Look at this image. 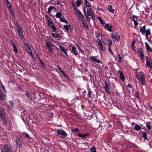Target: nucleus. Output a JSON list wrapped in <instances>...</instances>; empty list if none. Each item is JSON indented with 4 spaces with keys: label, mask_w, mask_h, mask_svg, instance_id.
I'll use <instances>...</instances> for the list:
<instances>
[{
    "label": "nucleus",
    "mask_w": 152,
    "mask_h": 152,
    "mask_svg": "<svg viewBox=\"0 0 152 152\" xmlns=\"http://www.w3.org/2000/svg\"><path fill=\"white\" fill-rule=\"evenodd\" d=\"M56 133L58 136H60L62 138H64L67 136L66 132L62 129H58Z\"/></svg>",
    "instance_id": "obj_1"
},
{
    "label": "nucleus",
    "mask_w": 152,
    "mask_h": 152,
    "mask_svg": "<svg viewBox=\"0 0 152 152\" xmlns=\"http://www.w3.org/2000/svg\"><path fill=\"white\" fill-rule=\"evenodd\" d=\"M140 77H139V76L137 75V77L139 80L140 82L143 86L144 85V83L145 82V76L143 75V73L142 72H140Z\"/></svg>",
    "instance_id": "obj_2"
},
{
    "label": "nucleus",
    "mask_w": 152,
    "mask_h": 152,
    "mask_svg": "<svg viewBox=\"0 0 152 152\" xmlns=\"http://www.w3.org/2000/svg\"><path fill=\"white\" fill-rule=\"evenodd\" d=\"M12 149L9 145H5L4 147L2 148L1 152H11Z\"/></svg>",
    "instance_id": "obj_3"
},
{
    "label": "nucleus",
    "mask_w": 152,
    "mask_h": 152,
    "mask_svg": "<svg viewBox=\"0 0 152 152\" xmlns=\"http://www.w3.org/2000/svg\"><path fill=\"white\" fill-rule=\"evenodd\" d=\"M111 37L113 39V40L115 41H119L120 40V37L119 36L115 33H113L110 34Z\"/></svg>",
    "instance_id": "obj_4"
},
{
    "label": "nucleus",
    "mask_w": 152,
    "mask_h": 152,
    "mask_svg": "<svg viewBox=\"0 0 152 152\" xmlns=\"http://www.w3.org/2000/svg\"><path fill=\"white\" fill-rule=\"evenodd\" d=\"M138 52L139 53L140 56L142 61H145V60L144 58V55L143 54L144 52L142 49L141 48H139L138 50Z\"/></svg>",
    "instance_id": "obj_5"
},
{
    "label": "nucleus",
    "mask_w": 152,
    "mask_h": 152,
    "mask_svg": "<svg viewBox=\"0 0 152 152\" xmlns=\"http://www.w3.org/2000/svg\"><path fill=\"white\" fill-rule=\"evenodd\" d=\"M138 18V17L137 16L133 15L131 18V20L133 21L135 26H137L138 24V23L137 21Z\"/></svg>",
    "instance_id": "obj_6"
},
{
    "label": "nucleus",
    "mask_w": 152,
    "mask_h": 152,
    "mask_svg": "<svg viewBox=\"0 0 152 152\" xmlns=\"http://www.w3.org/2000/svg\"><path fill=\"white\" fill-rule=\"evenodd\" d=\"M46 46L48 48L49 52H52L51 49H53V46L51 42L49 41L47 42H46Z\"/></svg>",
    "instance_id": "obj_7"
},
{
    "label": "nucleus",
    "mask_w": 152,
    "mask_h": 152,
    "mask_svg": "<svg viewBox=\"0 0 152 152\" xmlns=\"http://www.w3.org/2000/svg\"><path fill=\"white\" fill-rule=\"evenodd\" d=\"M18 35L20 38L23 41L24 40V38L23 36V31L22 28H20L18 30Z\"/></svg>",
    "instance_id": "obj_8"
},
{
    "label": "nucleus",
    "mask_w": 152,
    "mask_h": 152,
    "mask_svg": "<svg viewBox=\"0 0 152 152\" xmlns=\"http://www.w3.org/2000/svg\"><path fill=\"white\" fill-rule=\"evenodd\" d=\"M89 59L93 62H95L97 63H101L102 64V62L99 59L96 58L93 56L90 57Z\"/></svg>",
    "instance_id": "obj_9"
},
{
    "label": "nucleus",
    "mask_w": 152,
    "mask_h": 152,
    "mask_svg": "<svg viewBox=\"0 0 152 152\" xmlns=\"http://www.w3.org/2000/svg\"><path fill=\"white\" fill-rule=\"evenodd\" d=\"M81 21L82 23L81 24V26H82L86 30L88 29V25L86 23V21L85 20H83Z\"/></svg>",
    "instance_id": "obj_10"
},
{
    "label": "nucleus",
    "mask_w": 152,
    "mask_h": 152,
    "mask_svg": "<svg viewBox=\"0 0 152 152\" xmlns=\"http://www.w3.org/2000/svg\"><path fill=\"white\" fill-rule=\"evenodd\" d=\"M6 96L4 94L2 91L0 89V100L2 101H4L5 99Z\"/></svg>",
    "instance_id": "obj_11"
},
{
    "label": "nucleus",
    "mask_w": 152,
    "mask_h": 152,
    "mask_svg": "<svg viewBox=\"0 0 152 152\" xmlns=\"http://www.w3.org/2000/svg\"><path fill=\"white\" fill-rule=\"evenodd\" d=\"M146 66L147 67H149L150 68L152 67V65L151 64V61L149 58H146Z\"/></svg>",
    "instance_id": "obj_12"
},
{
    "label": "nucleus",
    "mask_w": 152,
    "mask_h": 152,
    "mask_svg": "<svg viewBox=\"0 0 152 152\" xmlns=\"http://www.w3.org/2000/svg\"><path fill=\"white\" fill-rule=\"evenodd\" d=\"M118 72L119 74L120 75V77L121 79L123 81H124L125 80V77H124V75L123 73V72L120 70H118Z\"/></svg>",
    "instance_id": "obj_13"
},
{
    "label": "nucleus",
    "mask_w": 152,
    "mask_h": 152,
    "mask_svg": "<svg viewBox=\"0 0 152 152\" xmlns=\"http://www.w3.org/2000/svg\"><path fill=\"white\" fill-rule=\"evenodd\" d=\"M4 117V110L2 108H0V119L2 120Z\"/></svg>",
    "instance_id": "obj_14"
},
{
    "label": "nucleus",
    "mask_w": 152,
    "mask_h": 152,
    "mask_svg": "<svg viewBox=\"0 0 152 152\" xmlns=\"http://www.w3.org/2000/svg\"><path fill=\"white\" fill-rule=\"evenodd\" d=\"M24 45H25V48H26V49L27 50V52L28 53L32 54V53H31V50L28 45L27 44H25Z\"/></svg>",
    "instance_id": "obj_15"
},
{
    "label": "nucleus",
    "mask_w": 152,
    "mask_h": 152,
    "mask_svg": "<svg viewBox=\"0 0 152 152\" xmlns=\"http://www.w3.org/2000/svg\"><path fill=\"white\" fill-rule=\"evenodd\" d=\"M104 88L106 91V92L109 94H110L109 91V85L107 83L105 82L104 86Z\"/></svg>",
    "instance_id": "obj_16"
},
{
    "label": "nucleus",
    "mask_w": 152,
    "mask_h": 152,
    "mask_svg": "<svg viewBox=\"0 0 152 152\" xmlns=\"http://www.w3.org/2000/svg\"><path fill=\"white\" fill-rule=\"evenodd\" d=\"M86 14L89 16H91L93 14V12L91 8H89L87 9Z\"/></svg>",
    "instance_id": "obj_17"
},
{
    "label": "nucleus",
    "mask_w": 152,
    "mask_h": 152,
    "mask_svg": "<svg viewBox=\"0 0 152 152\" xmlns=\"http://www.w3.org/2000/svg\"><path fill=\"white\" fill-rule=\"evenodd\" d=\"M105 27L107 29L108 31H111L112 29V26L108 24H106L105 25Z\"/></svg>",
    "instance_id": "obj_18"
},
{
    "label": "nucleus",
    "mask_w": 152,
    "mask_h": 152,
    "mask_svg": "<svg viewBox=\"0 0 152 152\" xmlns=\"http://www.w3.org/2000/svg\"><path fill=\"white\" fill-rule=\"evenodd\" d=\"M0 121H3V124L4 126H6L7 123V120L6 118L4 116L3 117V118H2V120L0 119Z\"/></svg>",
    "instance_id": "obj_19"
},
{
    "label": "nucleus",
    "mask_w": 152,
    "mask_h": 152,
    "mask_svg": "<svg viewBox=\"0 0 152 152\" xmlns=\"http://www.w3.org/2000/svg\"><path fill=\"white\" fill-rule=\"evenodd\" d=\"M77 16L78 18L81 20V21L83 20H84L85 19V17L81 13L78 15H77Z\"/></svg>",
    "instance_id": "obj_20"
},
{
    "label": "nucleus",
    "mask_w": 152,
    "mask_h": 152,
    "mask_svg": "<svg viewBox=\"0 0 152 152\" xmlns=\"http://www.w3.org/2000/svg\"><path fill=\"white\" fill-rule=\"evenodd\" d=\"M72 52L74 54L76 55L77 54V51L75 46H73L72 47Z\"/></svg>",
    "instance_id": "obj_21"
},
{
    "label": "nucleus",
    "mask_w": 152,
    "mask_h": 152,
    "mask_svg": "<svg viewBox=\"0 0 152 152\" xmlns=\"http://www.w3.org/2000/svg\"><path fill=\"white\" fill-rule=\"evenodd\" d=\"M58 46L61 49V50H62L66 56H67V53L66 51V49H65L64 47H63L61 45H58Z\"/></svg>",
    "instance_id": "obj_22"
},
{
    "label": "nucleus",
    "mask_w": 152,
    "mask_h": 152,
    "mask_svg": "<svg viewBox=\"0 0 152 152\" xmlns=\"http://www.w3.org/2000/svg\"><path fill=\"white\" fill-rule=\"evenodd\" d=\"M145 45L146 47L147 50L148 51H150V52H152V49L150 48V46L148 44V43L147 42H145Z\"/></svg>",
    "instance_id": "obj_23"
},
{
    "label": "nucleus",
    "mask_w": 152,
    "mask_h": 152,
    "mask_svg": "<svg viewBox=\"0 0 152 152\" xmlns=\"http://www.w3.org/2000/svg\"><path fill=\"white\" fill-rule=\"evenodd\" d=\"M134 129L136 131L140 130L142 129V127L140 125H136L134 127Z\"/></svg>",
    "instance_id": "obj_24"
},
{
    "label": "nucleus",
    "mask_w": 152,
    "mask_h": 152,
    "mask_svg": "<svg viewBox=\"0 0 152 152\" xmlns=\"http://www.w3.org/2000/svg\"><path fill=\"white\" fill-rule=\"evenodd\" d=\"M108 10L109 12H110L113 13L115 10L113 9L112 8V7L111 5H109L108 7Z\"/></svg>",
    "instance_id": "obj_25"
},
{
    "label": "nucleus",
    "mask_w": 152,
    "mask_h": 152,
    "mask_svg": "<svg viewBox=\"0 0 152 152\" xmlns=\"http://www.w3.org/2000/svg\"><path fill=\"white\" fill-rule=\"evenodd\" d=\"M99 47L100 49L102 51H104L105 50V47L103 46L102 44L99 46Z\"/></svg>",
    "instance_id": "obj_26"
},
{
    "label": "nucleus",
    "mask_w": 152,
    "mask_h": 152,
    "mask_svg": "<svg viewBox=\"0 0 152 152\" xmlns=\"http://www.w3.org/2000/svg\"><path fill=\"white\" fill-rule=\"evenodd\" d=\"M85 9H86V8H84V15H85L86 17V18L87 20L88 21H89L90 20V18L89 16V15H87L86 14V11H85Z\"/></svg>",
    "instance_id": "obj_27"
},
{
    "label": "nucleus",
    "mask_w": 152,
    "mask_h": 152,
    "mask_svg": "<svg viewBox=\"0 0 152 152\" xmlns=\"http://www.w3.org/2000/svg\"><path fill=\"white\" fill-rule=\"evenodd\" d=\"M84 3L86 7H88L90 8L91 7V4L89 3L87 0H84Z\"/></svg>",
    "instance_id": "obj_28"
},
{
    "label": "nucleus",
    "mask_w": 152,
    "mask_h": 152,
    "mask_svg": "<svg viewBox=\"0 0 152 152\" xmlns=\"http://www.w3.org/2000/svg\"><path fill=\"white\" fill-rule=\"evenodd\" d=\"M88 93L87 94V96L89 98H91V95L92 93L91 91L89 88H88Z\"/></svg>",
    "instance_id": "obj_29"
},
{
    "label": "nucleus",
    "mask_w": 152,
    "mask_h": 152,
    "mask_svg": "<svg viewBox=\"0 0 152 152\" xmlns=\"http://www.w3.org/2000/svg\"><path fill=\"white\" fill-rule=\"evenodd\" d=\"M146 127L149 130L151 129V124L149 122H148L146 123Z\"/></svg>",
    "instance_id": "obj_30"
},
{
    "label": "nucleus",
    "mask_w": 152,
    "mask_h": 152,
    "mask_svg": "<svg viewBox=\"0 0 152 152\" xmlns=\"http://www.w3.org/2000/svg\"><path fill=\"white\" fill-rule=\"evenodd\" d=\"M145 27L143 26L140 28V31L141 33H145Z\"/></svg>",
    "instance_id": "obj_31"
},
{
    "label": "nucleus",
    "mask_w": 152,
    "mask_h": 152,
    "mask_svg": "<svg viewBox=\"0 0 152 152\" xmlns=\"http://www.w3.org/2000/svg\"><path fill=\"white\" fill-rule=\"evenodd\" d=\"M54 9L56 10V8L53 6L50 7L48 8V14L50 13V12L51 10Z\"/></svg>",
    "instance_id": "obj_32"
},
{
    "label": "nucleus",
    "mask_w": 152,
    "mask_h": 152,
    "mask_svg": "<svg viewBox=\"0 0 152 152\" xmlns=\"http://www.w3.org/2000/svg\"><path fill=\"white\" fill-rule=\"evenodd\" d=\"M98 19L99 20L100 23L102 24H104L105 23V22L104 21V20L102 19V18L100 17L98 18Z\"/></svg>",
    "instance_id": "obj_33"
},
{
    "label": "nucleus",
    "mask_w": 152,
    "mask_h": 152,
    "mask_svg": "<svg viewBox=\"0 0 152 152\" xmlns=\"http://www.w3.org/2000/svg\"><path fill=\"white\" fill-rule=\"evenodd\" d=\"M142 135L143 137L145 140H147L148 138L147 137V134L146 132H143L142 133Z\"/></svg>",
    "instance_id": "obj_34"
},
{
    "label": "nucleus",
    "mask_w": 152,
    "mask_h": 152,
    "mask_svg": "<svg viewBox=\"0 0 152 152\" xmlns=\"http://www.w3.org/2000/svg\"><path fill=\"white\" fill-rule=\"evenodd\" d=\"M88 135V134H78V136L80 137H85L86 136Z\"/></svg>",
    "instance_id": "obj_35"
},
{
    "label": "nucleus",
    "mask_w": 152,
    "mask_h": 152,
    "mask_svg": "<svg viewBox=\"0 0 152 152\" xmlns=\"http://www.w3.org/2000/svg\"><path fill=\"white\" fill-rule=\"evenodd\" d=\"M52 36L54 38H58L61 37L58 34H56L53 33H51Z\"/></svg>",
    "instance_id": "obj_36"
},
{
    "label": "nucleus",
    "mask_w": 152,
    "mask_h": 152,
    "mask_svg": "<svg viewBox=\"0 0 152 152\" xmlns=\"http://www.w3.org/2000/svg\"><path fill=\"white\" fill-rule=\"evenodd\" d=\"M76 4L77 7H79L81 4V1L80 0H77L76 2Z\"/></svg>",
    "instance_id": "obj_37"
},
{
    "label": "nucleus",
    "mask_w": 152,
    "mask_h": 152,
    "mask_svg": "<svg viewBox=\"0 0 152 152\" xmlns=\"http://www.w3.org/2000/svg\"><path fill=\"white\" fill-rule=\"evenodd\" d=\"M13 48H14V51L15 52V53H18V51L16 48V47H15V45H13V46H12Z\"/></svg>",
    "instance_id": "obj_38"
},
{
    "label": "nucleus",
    "mask_w": 152,
    "mask_h": 152,
    "mask_svg": "<svg viewBox=\"0 0 152 152\" xmlns=\"http://www.w3.org/2000/svg\"><path fill=\"white\" fill-rule=\"evenodd\" d=\"M62 15V14L59 12H57L56 13V17L57 18H61V16Z\"/></svg>",
    "instance_id": "obj_39"
},
{
    "label": "nucleus",
    "mask_w": 152,
    "mask_h": 152,
    "mask_svg": "<svg viewBox=\"0 0 152 152\" xmlns=\"http://www.w3.org/2000/svg\"><path fill=\"white\" fill-rule=\"evenodd\" d=\"M118 61L119 62H121L123 61L122 58L120 57V54L118 55Z\"/></svg>",
    "instance_id": "obj_40"
},
{
    "label": "nucleus",
    "mask_w": 152,
    "mask_h": 152,
    "mask_svg": "<svg viewBox=\"0 0 152 152\" xmlns=\"http://www.w3.org/2000/svg\"><path fill=\"white\" fill-rule=\"evenodd\" d=\"M146 34L147 35H150L151 34V30L150 29H148L145 31Z\"/></svg>",
    "instance_id": "obj_41"
},
{
    "label": "nucleus",
    "mask_w": 152,
    "mask_h": 152,
    "mask_svg": "<svg viewBox=\"0 0 152 152\" xmlns=\"http://www.w3.org/2000/svg\"><path fill=\"white\" fill-rule=\"evenodd\" d=\"M107 41L109 43L108 45V48H110L112 45V41L111 40L108 39Z\"/></svg>",
    "instance_id": "obj_42"
},
{
    "label": "nucleus",
    "mask_w": 152,
    "mask_h": 152,
    "mask_svg": "<svg viewBox=\"0 0 152 152\" xmlns=\"http://www.w3.org/2000/svg\"><path fill=\"white\" fill-rule=\"evenodd\" d=\"M60 21L61 22H64L65 23H66L67 22V21L65 20V19H64L62 18L61 17L60 18Z\"/></svg>",
    "instance_id": "obj_43"
},
{
    "label": "nucleus",
    "mask_w": 152,
    "mask_h": 152,
    "mask_svg": "<svg viewBox=\"0 0 152 152\" xmlns=\"http://www.w3.org/2000/svg\"><path fill=\"white\" fill-rule=\"evenodd\" d=\"M91 152H96V149L94 147H92L91 149Z\"/></svg>",
    "instance_id": "obj_44"
},
{
    "label": "nucleus",
    "mask_w": 152,
    "mask_h": 152,
    "mask_svg": "<svg viewBox=\"0 0 152 152\" xmlns=\"http://www.w3.org/2000/svg\"><path fill=\"white\" fill-rule=\"evenodd\" d=\"M40 64H41V66L42 67L45 68V64L41 60H40Z\"/></svg>",
    "instance_id": "obj_45"
},
{
    "label": "nucleus",
    "mask_w": 152,
    "mask_h": 152,
    "mask_svg": "<svg viewBox=\"0 0 152 152\" xmlns=\"http://www.w3.org/2000/svg\"><path fill=\"white\" fill-rule=\"evenodd\" d=\"M23 134L24 136L27 138H31L30 137H29L28 134L26 132H23Z\"/></svg>",
    "instance_id": "obj_46"
},
{
    "label": "nucleus",
    "mask_w": 152,
    "mask_h": 152,
    "mask_svg": "<svg viewBox=\"0 0 152 152\" xmlns=\"http://www.w3.org/2000/svg\"><path fill=\"white\" fill-rule=\"evenodd\" d=\"M72 132L74 133L78 132V129L77 128L72 129Z\"/></svg>",
    "instance_id": "obj_47"
},
{
    "label": "nucleus",
    "mask_w": 152,
    "mask_h": 152,
    "mask_svg": "<svg viewBox=\"0 0 152 152\" xmlns=\"http://www.w3.org/2000/svg\"><path fill=\"white\" fill-rule=\"evenodd\" d=\"M64 29L66 31H68L69 30V27L67 25H65L64 26Z\"/></svg>",
    "instance_id": "obj_48"
},
{
    "label": "nucleus",
    "mask_w": 152,
    "mask_h": 152,
    "mask_svg": "<svg viewBox=\"0 0 152 152\" xmlns=\"http://www.w3.org/2000/svg\"><path fill=\"white\" fill-rule=\"evenodd\" d=\"M20 142V139L18 138H16L15 141L16 145H18L19 142Z\"/></svg>",
    "instance_id": "obj_49"
},
{
    "label": "nucleus",
    "mask_w": 152,
    "mask_h": 152,
    "mask_svg": "<svg viewBox=\"0 0 152 152\" xmlns=\"http://www.w3.org/2000/svg\"><path fill=\"white\" fill-rule=\"evenodd\" d=\"M6 3L8 7L10 8L11 7V4L9 1H7V2H6Z\"/></svg>",
    "instance_id": "obj_50"
},
{
    "label": "nucleus",
    "mask_w": 152,
    "mask_h": 152,
    "mask_svg": "<svg viewBox=\"0 0 152 152\" xmlns=\"http://www.w3.org/2000/svg\"><path fill=\"white\" fill-rule=\"evenodd\" d=\"M51 27L52 29H53V31L54 32H55L56 29V27L54 25H53V26H52Z\"/></svg>",
    "instance_id": "obj_51"
},
{
    "label": "nucleus",
    "mask_w": 152,
    "mask_h": 152,
    "mask_svg": "<svg viewBox=\"0 0 152 152\" xmlns=\"http://www.w3.org/2000/svg\"><path fill=\"white\" fill-rule=\"evenodd\" d=\"M15 25L17 27V29L18 30H19V28H21L20 27V26H19V25H18L17 23H15Z\"/></svg>",
    "instance_id": "obj_52"
},
{
    "label": "nucleus",
    "mask_w": 152,
    "mask_h": 152,
    "mask_svg": "<svg viewBox=\"0 0 152 152\" xmlns=\"http://www.w3.org/2000/svg\"><path fill=\"white\" fill-rule=\"evenodd\" d=\"M97 42L99 44V46L100 45H101L102 44L101 41V40L100 39H98L97 40Z\"/></svg>",
    "instance_id": "obj_53"
},
{
    "label": "nucleus",
    "mask_w": 152,
    "mask_h": 152,
    "mask_svg": "<svg viewBox=\"0 0 152 152\" xmlns=\"http://www.w3.org/2000/svg\"><path fill=\"white\" fill-rule=\"evenodd\" d=\"M16 146L17 147H19V148H21L22 146L20 143V142H19L18 145H17Z\"/></svg>",
    "instance_id": "obj_54"
},
{
    "label": "nucleus",
    "mask_w": 152,
    "mask_h": 152,
    "mask_svg": "<svg viewBox=\"0 0 152 152\" xmlns=\"http://www.w3.org/2000/svg\"><path fill=\"white\" fill-rule=\"evenodd\" d=\"M108 51L110 53H111V54L112 55H113V52L112 51V50H111V48H108Z\"/></svg>",
    "instance_id": "obj_55"
},
{
    "label": "nucleus",
    "mask_w": 152,
    "mask_h": 152,
    "mask_svg": "<svg viewBox=\"0 0 152 152\" xmlns=\"http://www.w3.org/2000/svg\"><path fill=\"white\" fill-rule=\"evenodd\" d=\"M76 13H77V15H78L81 13V12L79 11L78 10H76V11H75Z\"/></svg>",
    "instance_id": "obj_56"
},
{
    "label": "nucleus",
    "mask_w": 152,
    "mask_h": 152,
    "mask_svg": "<svg viewBox=\"0 0 152 152\" xmlns=\"http://www.w3.org/2000/svg\"><path fill=\"white\" fill-rule=\"evenodd\" d=\"M101 37L102 40H104L105 39V36L104 35H101Z\"/></svg>",
    "instance_id": "obj_57"
},
{
    "label": "nucleus",
    "mask_w": 152,
    "mask_h": 152,
    "mask_svg": "<svg viewBox=\"0 0 152 152\" xmlns=\"http://www.w3.org/2000/svg\"><path fill=\"white\" fill-rule=\"evenodd\" d=\"M1 86H2V88H3V89L4 90V91L5 92H6V89L5 88V87L4 85H3L2 84H1Z\"/></svg>",
    "instance_id": "obj_58"
},
{
    "label": "nucleus",
    "mask_w": 152,
    "mask_h": 152,
    "mask_svg": "<svg viewBox=\"0 0 152 152\" xmlns=\"http://www.w3.org/2000/svg\"><path fill=\"white\" fill-rule=\"evenodd\" d=\"M131 47L133 50L135 51V49L134 45H131Z\"/></svg>",
    "instance_id": "obj_59"
},
{
    "label": "nucleus",
    "mask_w": 152,
    "mask_h": 152,
    "mask_svg": "<svg viewBox=\"0 0 152 152\" xmlns=\"http://www.w3.org/2000/svg\"><path fill=\"white\" fill-rule=\"evenodd\" d=\"M10 104L11 106L12 107V106L13 104V101H10Z\"/></svg>",
    "instance_id": "obj_60"
},
{
    "label": "nucleus",
    "mask_w": 152,
    "mask_h": 152,
    "mask_svg": "<svg viewBox=\"0 0 152 152\" xmlns=\"http://www.w3.org/2000/svg\"><path fill=\"white\" fill-rule=\"evenodd\" d=\"M91 18L93 20H95V16L93 14L91 16Z\"/></svg>",
    "instance_id": "obj_61"
},
{
    "label": "nucleus",
    "mask_w": 152,
    "mask_h": 152,
    "mask_svg": "<svg viewBox=\"0 0 152 152\" xmlns=\"http://www.w3.org/2000/svg\"><path fill=\"white\" fill-rule=\"evenodd\" d=\"M72 4L73 7H74V6H75V3L74 2V1H72Z\"/></svg>",
    "instance_id": "obj_62"
},
{
    "label": "nucleus",
    "mask_w": 152,
    "mask_h": 152,
    "mask_svg": "<svg viewBox=\"0 0 152 152\" xmlns=\"http://www.w3.org/2000/svg\"><path fill=\"white\" fill-rule=\"evenodd\" d=\"M48 24L51 27L53 25V24L51 22H50L49 21L48 23Z\"/></svg>",
    "instance_id": "obj_63"
},
{
    "label": "nucleus",
    "mask_w": 152,
    "mask_h": 152,
    "mask_svg": "<svg viewBox=\"0 0 152 152\" xmlns=\"http://www.w3.org/2000/svg\"><path fill=\"white\" fill-rule=\"evenodd\" d=\"M61 73L63 74V75L64 76L66 77V74H65V73L64 71H62V72H61Z\"/></svg>",
    "instance_id": "obj_64"
}]
</instances>
